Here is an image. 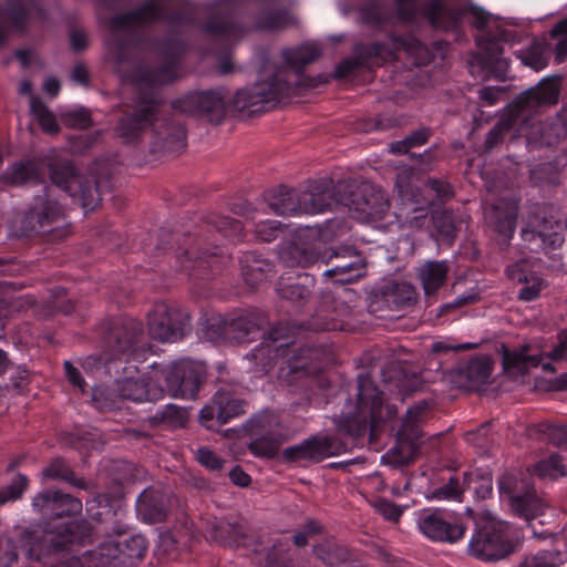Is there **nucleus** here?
I'll use <instances>...</instances> for the list:
<instances>
[{"mask_svg": "<svg viewBox=\"0 0 567 567\" xmlns=\"http://www.w3.org/2000/svg\"><path fill=\"white\" fill-rule=\"evenodd\" d=\"M268 318L258 310H245L229 315H216L206 320L205 336L213 342H251L262 334V342L247 355L255 373L266 374L280 362L278 378L291 393L301 398L290 403L289 414L301 417L310 406L328 404V385L319 375L324 353L313 342L290 340L287 322H278L268 330Z\"/></svg>", "mask_w": 567, "mask_h": 567, "instance_id": "1", "label": "nucleus"}, {"mask_svg": "<svg viewBox=\"0 0 567 567\" xmlns=\"http://www.w3.org/2000/svg\"><path fill=\"white\" fill-rule=\"evenodd\" d=\"M32 507L51 519L42 529H24L19 542L0 537V567H10L18 559L19 548L33 561L30 567H64L72 546L93 540V526L71 517L81 513L82 501L61 491L47 489L34 496Z\"/></svg>", "mask_w": 567, "mask_h": 567, "instance_id": "2", "label": "nucleus"}, {"mask_svg": "<svg viewBox=\"0 0 567 567\" xmlns=\"http://www.w3.org/2000/svg\"><path fill=\"white\" fill-rule=\"evenodd\" d=\"M244 236V226L237 219L216 213L194 214L173 230L161 228L154 249L156 257L163 256L176 272L205 281L220 274L228 261L220 239L236 243Z\"/></svg>", "mask_w": 567, "mask_h": 567, "instance_id": "3", "label": "nucleus"}, {"mask_svg": "<svg viewBox=\"0 0 567 567\" xmlns=\"http://www.w3.org/2000/svg\"><path fill=\"white\" fill-rule=\"evenodd\" d=\"M320 49L310 43L286 48L281 52L282 65H276L268 59L259 71V80L249 86L237 90L231 106L239 112L258 113L265 104L281 97L298 95L302 89L313 87V80L303 72L305 68L317 61Z\"/></svg>", "mask_w": 567, "mask_h": 567, "instance_id": "4", "label": "nucleus"}, {"mask_svg": "<svg viewBox=\"0 0 567 567\" xmlns=\"http://www.w3.org/2000/svg\"><path fill=\"white\" fill-rule=\"evenodd\" d=\"M560 79H544L536 86L520 93L508 106L505 114L497 121L486 135L485 148L491 152L501 144L507 135L512 138L524 136L532 148L551 147L558 142L559 134L548 124L536 125L534 113L543 106L558 102Z\"/></svg>", "mask_w": 567, "mask_h": 567, "instance_id": "5", "label": "nucleus"}, {"mask_svg": "<svg viewBox=\"0 0 567 567\" xmlns=\"http://www.w3.org/2000/svg\"><path fill=\"white\" fill-rule=\"evenodd\" d=\"M339 395L347 403L336 424L341 434L353 439L364 436L368 430H370V436L375 435L382 423L393 420L396 415L395 405L384 406L383 392L369 374L358 375L355 403H352L343 392Z\"/></svg>", "mask_w": 567, "mask_h": 567, "instance_id": "6", "label": "nucleus"}, {"mask_svg": "<svg viewBox=\"0 0 567 567\" xmlns=\"http://www.w3.org/2000/svg\"><path fill=\"white\" fill-rule=\"evenodd\" d=\"M100 332L102 361L107 374L118 373L120 367L146 360L148 348L142 321L127 316L113 317L102 322Z\"/></svg>", "mask_w": 567, "mask_h": 567, "instance_id": "7", "label": "nucleus"}, {"mask_svg": "<svg viewBox=\"0 0 567 567\" xmlns=\"http://www.w3.org/2000/svg\"><path fill=\"white\" fill-rule=\"evenodd\" d=\"M202 528L206 540L210 543L224 547H243L251 550L256 563L261 567L280 566L289 550L287 539L276 538L271 546L265 547L262 542L250 534L244 525L225 518H204Z\"/></svg>", "mask_w": 567, "mask_h": 567, "instance_id": "8", "label": "nucleus"}, {"mask_svg": "<svg viewBox=\"0 0 567 567\" xmlns=\"http://www.w3.org/2000/svg\"><path fill=\"white\" fill-rule=\"evenodd\" d=\"M398 19L408 24L425 20L433 29L457 31L461 28L465 9L449 6L445 0H429L422 7L419 0H394ZM467 12L474 18V25L484 30L488 23V13L476 6H470Z\"/></svg>", "mask_w": 567, "mask_h": 567, "instance_id": "9", "label": "nucleus"}, {"mask_svg": "<svg viewBox=\"0 0 567 567\" xmlns=\"http://www.w3.org/2000/svg\"><path fill=\"white\" fill-rule=\"evenodd\" d=\"M147 550V540L141 534L126 535L117 532L93 550H85L81 556L72 548L64 561V567H134Z\"/></svg>", "mask_w": 567, "mask_h": 567, "instance_id": "10", "label": "nucleus"}, {"mask_svg": "<svg viewBox=\"0 0 567 567\" xmlns=\"http://www.w3.org/2000/svg\"><path fill=\"white\" fill-rule=\"evenodd\" d=\"M331 178L309 181L301 188L280 185L266 192L265 199L277 215L320 214L331 210Z\"/></svg>", "mask_w": 567, "mask_h": 567, "instance_id": "11", "label": "nucleus"}, {"mask_svg": "<svg viewBox=\"0 0 567 567\" xmlns=\"http://www.w3.org/2000/svg\"><path fill=\"white\" fill-rule=\"evenodd\" d=\"M329 195L332 199L331 209L342 205L351 210L361 221L382 220L390 209L385 193L374 185L363 183L355 189L352 183L331 179Z\"/></svg>", "mask_w": 567, "mask_h": 567, "instance_id": "12", "label": "nucleus"}, {"mask_svg": "<svg viewBox=\"0 0 567 567\" xmlns=\"http://www.w3.org/2000/svg\"><path fill=\"white\" fill-rule=\"evenodd\" d=\"M519 535L505 520L488 516L476 524L468 542L467 551L483 561H497L515 551Z\"/></svg>", "mask_w": 567, "mask_h": 567, "instance_id": "13", "label": "nucleus"}, {"mask_svg": "<svg viewBox=\"0 0 567 567\" xmlns=\"http://www.w3.org/2000/svg\"><path fill=\"white\" fill-rule=\"evenodd\" d=\"M251 441L247 449L256 457L274 458L279 447L292 436L290 427L281 417L280 412L264 409L254 413L243 425Z\"/></svg>", "mask_w": 567, "mask_h": 567, "instance_id": "14", "label": "nucleus"}, {"mask_svg": "<svg viewBox=\"0 0 567 567\" xmlns=\"http://www.w3.org/2000/svg\"><path fill=\"white\" fill-rule=\"evenodd\" d=\"M157 383L164 380L168 395L175 399H194L205 381L206 369L202 362L182 359L171 364L153 363Z\"/></svg>", "mask_w": 567, "mask_h": 567, "instance_id": "15", "label": "nucleus"}, {"mask_svg": "<svg viewBox=\"0 0 567 567\" xmlns=\"http://www.w3.org/2000/svg\"><path fill=\"white\" fill-rule=\"evenodd\" d=\"M497 487L501 497H506L515 515L525 522L544 514L546 504L537 495L529 477L523 473L504 472L498 478Z\"/></svg>", "mask_w": 567, "mask_h": 567, "instance_id": "16", "label": "nucleus"}, {"mask_svg": "<svg viewBox=\"0 0 567 567\" xmlns=\"http://www.w3.org/2000/svg\"><path fill=\"white\" fill-rule=\"evenodd\" d=\"M50 178L59 189L86 210L94 209L101 200L96 182L81 175L71 161H60L51 165Z\"/></svg>", "mask_w": 567, "mask_h": 567, "instance_id": "17", "label": "nucleus"}, {"mask_svg": "<svg viewBox=\"0 0 567 567\" xmlns=\"http://www.w3.org/2000/svg\"><path fill=\"white\" fill-rule=\"evenodd\" d=\"M529 347L524 346L518 350L505 349L503 352V368L508 374L525 375L530 369L542 367L544 372H556L555 367L550 362H543L544 358L551 361H567V328L557 333V343L551 350L539 353L529 354Z\"/></svg>", "mask_w": 567, "mask_h": 567, "instance_id": "18", "label": "nucleus"}, {"mask_svg": "<svg viewBox=\"0 0 567 567\" xmlns=\"http://www.w3.org/2000/svg\"><path fill=\"white\" fill-rule=\"evenodd\" d=\"M190 324L189 312L176 305L157 302L147 316L150 336L161 342L181 340Z\"/></svg>", "mask_w": 567, "mask_h": 567, "instance_id": "19", "label": "nucleus"}, {"mask_svg": "<svg viewBox=\"0 0 567 567\" xmlns=\"http://www.w3.org/2000/svg\"><path fill=\"white\" fill-rule=\"evenodd\" d=\"M247 401L233 388H219L200 409L199 423L207 430L217 431L221 425L246 413Z\"/></svg>", "mask_w": 567, "mask_h": 567, "instance_id": "20", "label": "nucleus"}, {"mask_svg": "<svg viewBox=\"0 0 567 567\" xmlns=\"http://www.w3.org/2000/svg\"><path fill=\"white\" fill-rule=\"evenodd\" d=\"M137 363H130L120 367V372L113 371L111 377L115 378L117 391L123 400L133 402L158 401L164 396L165 389L157 383L154 369L140 378H135L137 373Z\"/></svg>", "mask_w": 567, "mask_h": 567, "instance_id": "21", "label": "nucleus"}, {"mask_svg": "<svg viewBox=\"0 0 567 567\" xmlns=\"http://www.w3.org/2000/svg\"><path fill=\"white\" fill-rule=\"evenodd\" d=\"M417 527L430 540L454 544L465 535L466 526L453 513L440 508H424L417 514Z\"/></svg>", "mask_w": 567, "mask_h": 567, "instance_id": "22", "label": "nucleus"}, {"mask_svg": "<svg viewBox=\"0 0 567 567\" xmlns=\"http://www.w3.org/2000/svg\"><path fill=\"white\" fill-rule=\"evenodd\" d=\"M514 37L513 31L499 28L495 32L487 31L478 41L481 52L474 60L487 74L499 81L507 78L509 61L503 58V44L509 42Z\"/></svg>", "mask_w": 567, "mask_h": 567, "instance_id": "23", "label": "nucleus"}, {"mask_svg": "<svg viewBox=\"0 0 567 567\" xmlns=\"http://www.w3.org/2000/svg\"><path fill=\"white\" fill-rule=\"evenodd\" d=\"M320 262L330 266V268L322 272V277L333 284H352L367 274V261L364 257L361 252L351 247L333 250L328 259H326L322 254Z\"/></svg>", "mask_w": 567, "mask_h": 567, "instance_id": "24", "label": "nucleus"}, {"mask_svg": "<svg viewBox=\"0 0 567 567\" xmlns=\"http://www.w3.org/2000/svg\"><path fill=\"white\" fill-rule=\"evenodd\" d=\"M346 445L330 435H311L299 444L282 450L281 457L286 463H319L328 457L340 455Z\"/></svg>", "mask_w": 567, "mask_h": 567, "instance_id": "25", "label": "nucleus"}, {"mask_svg": "<svg viewBox=\"0 0 567 567\" xmlns=\"http://www.w3.org/2000/svg\"><path fill=\"white\" fill-rule=\"evenodd\" d=\"M19 308L42 320L56 313L69 316L74 311L75 305L64 288L52 286L42 292L40 298L33 295L23 296L19 300Z\"/></svg>", "mask_w": 567, "mask_h": 567, "instance_id": "26", "label": "nucleus"}, {"mask_svg": "<svg viewBox=\"0 0 567 567\" xmlns=\"http://www.w3.org/2000/svg\"><path fill=\"white\" fill-rule=\"evenodd\" d=\"M53 187H43L42 193L33 198L25 220L32 230L39 233L52 231L53 225L64 219V208L54 195Z\"/></svg>", "mask_w": 567, "mask_h": 567, "instance_id": "27", "label": "nucleus"}, {"mask_svg": "<svg viewBox=\"0 0 567 567\" xmlns=\"http://www.w3.org/2000/svg\"><path fill=\"white\" fill-rule=\"evenodd\" d=\"M518 209V200L514 197H502L485 208L486 223L506 244L515 234Z\"/></svg>", "mask_w": 567, "mask_h": 567, "instance_id": "28", "label": "nucleus"}, {"mask_svg": "<svg viewBox=\"0 0 567 567\" xmlns=\"http://www.w3.org/2000/svg\"><path fill=\"white\" fill-rule=\"evenodd\" d=\"M303 238V233L297 234L293 239L281 246L278 256L286 267L308 268L320 262L321 251L315 244L306 241Z\"/></svg>", "mask_w": 567, "mask_h": 567, "instance_id": "29", "label": "nucleus"}, {"mask_svg": "<svg viewBox=\"0 0 567 567\" xmlns=\"http://www.w3.org/2000/svg\"><path fill=\"white\" fill-rule=\"evenodd\" d=\"M169 511V499L165 493L146 488L136 499L137 516L145 523L164 522Z\"/></svg>", "mask_w": 567, "mask_h": 567, "instance_id": "30", "label": "nucleus"}, {"mask_svg": "<svg viewBox=\"0 0 567 567\" xmlns=\"http://www.w3.org/2000/svg\"><path fill=\"white\" fill-rule=\"evenodd\" d=\"M239 266L245 282L251 288L266 281L275 272L274 262L255 250L243 251L239 256Z\"/></svg>", "mask_w": 567, "mask_h": 567, "instance_id": "31", "label": "nucleus"}, {"mask_svg": "<svg viewBox=\"0 0 567 567\" xmlns=\"http://www.w3.org/2000/svg\"><path fill=\"white\" fill-rule=\"evenodd\" d=\"M236 14L237 12L235 13V18H237ZM236 20L246 28L245 33L239 40H241L250 31L276 32L287 29L293 25L296 22L290 10L285 7L260 10L254 17V23L251 25L245 24L238 19Z\"/></svg>", "mask_w": 567, "mask_h": 567, "instance_id": "32", "label": "nucleus"}, {"mask_svg": "<svg viewBox=\"0 0 567 567\" xmlns=\"http://www.w3.org/2000/svg\"><path fill=\"white\" fill-rule=\"evenodd\" d=\"M32 17H44L38 0H7L4 8L0 7V21L7 19L17 31H25Z\"/></svg>", "mask_w": 567, "mask_h": 567, "instance_id": "33", "label": "nucleus"}, {"mask_svg": "<svg viewBox=\"0 0 567 567\" xmlns=\"http://www.w3.org/2000/svg\"><path fill=\"white\" fill-rule=\"evenodd\" d=\"M290 279L291 278L285 277L280 278L277 287L280 298L291 302L306 301L311 293V287L315 285L313 276L307 272H299L295 281H290Z\"/></svg>", "mask_w": 567, "mask_h": 567, "instance_id": "34", "label": "nucleus"}, {"mask_svg": "<svg viewBox=\"0 0 567 567\" xmlns=\"http://www.w3.org/2000/svg\"><path fill=\"white\" fill-rule=\"evenodd\" d=\"M429 409L430 405L425 400L409 408L398 430V440L408 443L417 441L421 436L420 424L424 421Z\"/></svg>", "mask_w": 567, "mask_h": 567, "instance_id": "35", "label": "nucleus"}, {"mask_svg": "<svg viewBox=\"0 0 567 567\" xmlns=\"http://www.w3.org/2000/svg\"><path fill=\"white\" fill-rule=\"evenodd\" d=\"M493 371V362L489 357H475L460 369V378L464 379L465 386L470 389L487 384Z\"/></svg>", "mask_w": 567, "mask_h": 567, "instance_id": "36", "label": "nucleus"}, {"mask_svg": "<svg viewBox=\"0 0 567 567\" xmlns=\"http://www.w3.org/2000/svg\"><path fill=\"white\" fill-rule=\"evenodd\" d=\"M313 554L329 567H340L355 560L354 554L344 545L327 539L313 546Z\"/></svg>", "mask_w": 567, "mask_h": 567, "instance_id": "37", "label": "nucleus"}, {"mask_svg": "<svg viewBox=\"0 0 567 567\" xmlns=\"http://www.w3.org/2000/svg\"><path fill=\"white\" fill-rule=\"evenodd\" d=\"M450 271L446 260H432L425 262L420 269V279L426 296L435 295L445 284Z\"/></svg>", "mask_w": 567, "mask_h": 567, "instance_id": "38", "label": "nucleus"}, {"mask_svg": "<svg viewBox=\"0 0 567 567\" xmlns=\"http://www.w3.org/2000/svg\"><path fill=\"white\" fill-rule=\"evenodd\" d=\"M42 477L44 480H59L70 484L73 487L80 489H89V482L82 477H78L71 467V465L60 456H56L50 461V463L43 468Z\"/></svg>", "mask_w": 567, "mask_h": 567, "instance_id": "39", "label": "nucleus"}, {"mask_svg": "<svg viewBox=\"0 0 567 567\" xmlns=\"http://www.w3.org/2000/svg\"><path fill=\"white\" fill-rule=\"evenodd\" d=\"M464 492H472L477 499H487L493 494L492 473L485 468H473L463 473Z\"/></svg>", "mask_w": 567, "mask_h": 567, "instance_id": "40", "label": "nucleus"}, {"mask_svg": "<svg viewBox=\"0 0 567 567\" xmlns=\"http://www.w3.org/2000/svg\"><path fill=\"white\" fill-rule=\"evenodd\" d=\"M353 54L357 56L363 68L382 65L390 58H392L393 53L386 43L374 41L371 43L355 44L353 48Z\"/></svg>", "mask_w": 567, "mask_h": 567, "instance_id": "41", "label": "nucleus"}, {"mask_svg": "<svg viewBox=\"0 0 567 567\" xmlns=\"http://www.w3.org/2000/svg\"><path fill=\"white\" fill-rule=\"evenodd\" d=\"M150 422L153 426L167 430L182 429L188 422V411L176 404H166L151 415Z\"/></svg>", "mask_w": 567, "mask_h": 567, "instance_id": "42", "label": "nucleus"}, {"mask_svg": "<svg viewBox=\"0 0 567 567\" xmlns=\"http://www.w3.org/2000/svg\"><path fill=\"white\" fill-rule=\"evenodd\" d=\"M394 44L404 50L416 66H425L434 60L433 51L414 35L396 37Z\"/></svg>", "mask_w": 567, "mask_h": 567, "instance_id": "43", "label": "nucleus"}, {"mask_svg": "<svg viewBox=\"0 0 567 567\" xmlns=\"http://www.w3.org/2000/svg\"><path fill=\"white\" fill-rule=\"evenodd\" d=\"M6 179L12 185L39 182L41 179L40 165L33 158L16 162L7 168Z\"/></svg>", "mask_w": 567, "mask_h": 567, "instance_id": "44", "label": "nucleus"}, {"mask_svg": "<svg viewBox=\"0 0 567 567\" xmlns=\"http://www.w3.org/2000/svg\"><path fill=\"white\" fill-rule=\"evenodd\" d=\"M533 473L542 480L555 481L567 475L564 458L558 453L539 460L533 467Z\"/></svg>", "mask_w": 567, "mask_h": 567, "instance_id": "45", "label": "nucleus"}, {"mask_svg": "<svg viewBox=\"0 0 567 567\" xmlns=\"http://www.w3.org/2000/svg\"><path fill=\"white\" fill-rule=\"evenodd\" d=\"M384 301L389 307L402 309L413 303L415 300V291L409 284H391L383 292Z\"/></svg>", "mask_w": 567, "mask_h": 567, "instance_id": "46", "label": "nucleus"}, {"mask_svg": "<svg viewBox=\"0 0 567 567\" xmlns=\"http://www.w3.org/2000/svg\"><path fill=\"white\" fill-rule=\"evenodd\" d=\"M29 484L30 480L25 474L16 473L8 484L0 487V507L20 501Z\"/></svg>", "mask_w": 567, "mask_h": 567, "instance_id": "47", "label": "nucleus"}, {"mask_svg": "<svg viewBox=\"0 0 567 567\" xmlns=\"http://www.w3.org/2000/svg\"><path fill=\"white\" fill-rule=\"evenodd\" d=\"M566 559L567 555L558 549L539 550L525 557L517 567H560Z\"/></svg>", "mask_w": 567, "mask_h": 567, "instance_id": "48", "label": "nucleus"}, {"mask_svg": "<svg viewBox=\"0 0 567 567\" xmlns=\"http://www.w3.org/2000/svg\"><path fill=\"white\" fill-rule=\"evenodd\" d=\"M545 53V44L539 41H534L528 48L522 50L517 58L525 66H529L535 71H540L548 64V59Z\"/></svg>", "mask_w": 567, "mask_h": 567, "instance_id": "49", "label": "nucleus"}, {"mask_svg": "<svg viewBox=\"0 0 567 567\" xmlns=\"http://www.w3.org/2000/svg\"><path fill=\"white\" fill-rule=\"evenodd\" d=\"M122 398L117 391V383L114 388H95L92 394L93 405L101 412L117 410L121 408Z\"/></svg>", "mask_w": 567, "mask_h": 567, "instance_id": "50", "label": "nucleus"}, {"mask_svg": "<svg viewBox=\"0 0 567 567\" xmlns=\"http://www.w3.org/2000/svg\"><path fill=\"white\" fill-rule=\"evenodd\" d=\"M30 110L44 132L56 134L60 131L55 116L41 100L32 96Z\"/></svg>", "mask_w": 567, "mask_h": 567, "instance_id": "51", "label": "nucleus"}, {"mask_svg": "<svg viewBox=\"0 0 567 567\" xmlns=\"http://www.w3.org/2000/svg\"><path fill=\"white\" fill-rule=\"evenodd\" d=\"M362 21L379 27L388 21L385 6L381 0H365L359 8Z\"/></svg>", "mask_w": 567, "mask_h": 567, "instance_id": "52", "label": "nucleus"}, {"mask_svg": "<svg viewBox=\"0 0 567 567\" xmlns=\"http://www.w3.org/2000/svg\"><path fill=\"white\" fill-rule=\"evenodd\" d=\"M530 181L538 186H555L560 183V171L555 163H540L530 169Z\"/></svg>", "mask_w": 567, "mask_h": 567, "instance_id": "53", "label": "nucleus"}, {"mask_svg": "<svg viewBox=\"0 0 567 567\" xmlns=\"http://www.w3.org/2000/svg\"><path fill=\"white\" fill-rule=\"evenodd\" d=\"M431 136V130L422 127L413 131L401 141L393 142L390 146L391 153L395 155L408 154L410 148L424 145Z\"/></svg>", "mask_w": 567, "mask_h": 567, "instance_id": "54", "label": "nucleus"}, {"mask_svg": "<svg viewBox=\"0 0 567 567\" xmlns=\"http://www.w3.org/2000/svg\"><path fill=\"white\" fill-rule=\"evenodd\" d=\"M464 494L463 480L457 475H452L442 486L433 489L432 496L440 501L461 502Z\"/></svg>", "mask_w": 567, "mask_h": 567, "instance_id": "55", "label": "nucleus"}, {"mask_svg": "<svg viewBox=\"0 0 567 567\" xmlns=\"http://www.w3.org/2000/svg\"><path fill=\"white\" fill-rule=\"evenodd\" d=\"M493 423L485 422L481 424L478 427L467 431L464 434V439L467 443L487 451L493 445V432H492Z\"/></svg>", "mask_w": 567, "mask_h": 567, "instance_id": "56", "label": "nucleus"}, {"mask_svg": "<svg viewBox=\"0 0 567 567\" xmlns=\"http://www.w3.org/2000/svg\"><path fill=\"white\" fill-rule=\"evenodd\" d=\"M433 224L443 240L452 243L457 234L456 224L452 213L444 210L433 216Z\"/></svg>", "mask_w": 567, "mask_h": 567, "instance_id": "57", "label": "nucleus"}, {"mask_svg": "<svg viewBox=\"0 0 567 567\" xmlns=\"http://www.w3.org/2000/svg\"><path fill=\"white\" fill-rule=\"evenodd\" d=\"M254 231L256 237L264 243H271L278 238L282 231V224L278 220L265 219L252 221Z\"/></svg>", "mask_w": 567, "mask_h": 567, "instance_id": "58", "label": "nucleus"}, {"mask_svg": "<svg viewBox=\"0 0 567 567\" xmlns=\"http://www.w3.org/2000/svg\"><path fill=\"white\" fill-rule=\"evenodd\" d=\"M323 526L316 519H308L292 536V543L297 547H305L309 539L321 534Z\"/></svg>", "mask_w": 567, "mask_h": 567, "instance_id": "59", "label": "nucleus"}, {"mask_svg": "<svg viewBox=\"0 0 567 567\" xmlns=\"http://www.w3.org/2000/svg\"><path fill=\"white\" fill-rule=\"evenodd\" d=\"M524 286L518 291V299L520 301L529 302L536 300L540 291L547 286L544 278L535 275L533 279L523 282Z\"/></svg>", "mask_w": 567, "mask_h": 567, "instance_id": "60", "label": "nucleus"}, {"mask_svg": "<svg viewBox=\"0 0 567 567\" xmlns=\"http://www.w3.org/2000/svg\"><path fill=\"white\" fill-rule=\"evenodd\" d=\"M65 124L73 128L85 130L92 125V116L87 109L80 107L63 114Z\"/></svg>", "mask_w": 567, "mask_h": 567, "instance_id": "61", "label": "nucleus"}, {"mask_svg": "<svg viewBox=\"0 0 567 567\" xmlns=\"http://www.w3.org/2000/svg\"><path fill=\"white\" fill-rule=\"evenodd\" d=\"M507 277L519 284L524 281H528V279H533V276L536 274L529 269V264L525 259H520L514 264H511L506 267Z\"/></svg>", "mask_w": 567, "mask_h": 567, "instance_id": "62", "label": "nucleus"}, {"mask_svg": "<svg viewBox=\"0 0 567 567\" xmlns=\"http://www.w3.org/2000/svg\"><path fill=\"white\" fill-rule=\"evenodd\" d=\"M426 185L429 189L435 194L436 199L440 202H447L454 196L453 187L446 181L429 178Z\"/></svg>", "mask_w": 567, "mask_h": 567, "instance_id": "63", "label": "nucleus"}, {"mask_svg": "<svg viewBox=\"0 0 567 567\" xmlns=\"http://www.w3.org/2000/svg\"><path fill=\"white\" fill-rule=\"evenodd\" d=\"M63 368L65 378L73 389L79 390L82 393H86L87 383L85 382L81 371L70 361H64Z\"/></svg>", "mask_w": 567, "mask_h": 567, "instance_id": "64", "label": "nucleus"}]
</instances>
